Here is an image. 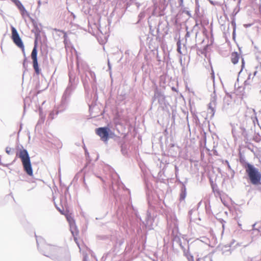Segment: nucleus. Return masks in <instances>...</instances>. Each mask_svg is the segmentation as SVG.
<instances>
[{
  "label": "nucleus",
  "mask_w": 261,
  "mask_h": 261,
  "mask_svg": "<svg viewBox=\"0 0 261 261\" xmlns=\"http://www.w3.org/2000/svg\"><path fill=\"white\" fill-rule=\"evenodd\" d=\"M17 155L21 159L24 171L28 175L30 176L32 175L33 170L30 158L27 150L24 149H21Z\"/></svg>",
  "instance_id": "obj_2"
},
{
  "label": "nucleus",
  "mask_w": 261,
  "mask_h": 261,
  "mask_svg": "<svg viewBox=\"0 0 261 261\" xmlns=\"http://www.w3.org/2000/svg\"><path fill=\"white\" fill-rule=\"evenodd\" d=\"M240 59V56L237 52H233L231 55V61L234 64H237Z\"/></svg>",
  "instance_id": "obj_7"
},
{
  "label": "nucleus",
  "mask_w": 261,
  "mask_h": 261,
  "mask_svg": "<svg viewBox=\"0 0 261 261\" xmlns=\"http://www.w3.org/2000/svg\"><path fill=\"white\" fill-rule=\"evenodd\" d=\"M180 3L181 4L183 3L184 0H179Z\"/></svg>",
  "instance_id": "obj_12"
},
{
  "label": "nucleus",
  "mask_w": 261,
  "mask_h": 261,
  "mask_svg": "<svg viewBox=\"0 0 261 261\" xmlns=\"http://www.w3.org/2000/svg\"><path fill=\"white\" fill-rule=\"evenodd\" d=\"M74 240L76 242V243L77 244V238L75 237H74Z\"/></svg>",
  "instance_id": "obj_11"
},
{
  "label": "nucleus",
  "mask_w": 261,
  "mask_h": 261,
  "mask_svg": "<svg viewBox=\"0 0 261 261\" xmlns=\"http://www.w3.org/2000/svg\"><path fill=\"white\" fill-rule=\"evenodd\" d=\"M11 31H12V36L11 38L13 41V42L17 45L18 47L21 49V50L24 51V46L23 43L16 29L14 27H11Z\"/></svg>",
  "instance_id": "obj_4"
},
{
  "label": "nucleus",
  "mask_w": 261,
  "mask_h": 261,
  "mask_svg": "<svg viewBox=\"0 0 261 261\" xmlns=\"http://www.w3.org/2000/svg\"><path fill=\"white\" fill-rule=\"evenodd\" d=\"M246 173L249 179L250 182L253 185H258L260 184L261 173L258 169L256 168L253 165L246 163L244 165Z\"/></svg>",
  "instance_id": "obj_1"
},
{
  "label": "nucleus",
  "mask_w": 261,
  "mask_h": 261,
  "mask_svg": "<svg viewBox=\"0 0 261 261\" xmlns=\"http://www.w3.org/2000/svg\"><path fill=\"white\" fill-rule=\"evenodd\" d=\"M177 51H178L179 53H180V48H179V47H178V48H177Z\"/></svg>",
  "instance_id": "obj_13"
},
{
  "label": "nucleus",
  "mask_w": 261,
  "mask_h": 261,
  "mask_svg": "<svg viewBox=\"0 0 261 261\" xmlns=\"http://www.w3.org/2000/svg\"><path fill=\"white\" fill-rule=\"evenodd\" d=\"M31 58L33 60V67L35 72L37 75H39L40 72V70L39 69L37 61V49L36 44H35V46L32 51Z\"/></svg>",
  "instance_id": "obj_6"
},
{
  "label": "nucleus",
  "mask_w": 261,
  "mask_h": 261,
  "mask_svg": "<svg viewBox=\"0 0 261 261\" xmlns=\"http://www.w3.org/2000/svg\"><path fill=\"white\" fill-rule=\"evenodd\" d=\"M37 244L38 248L46 256L50 257L57 252V248L56 247L47 244L43 239H38Z\"/></svg>",
  "instance_id": "obj_3"
},
{
  "label": "nucleus",
  "mask_w": 261,
  "mask_h": 261,
  "mask_svg": "<svg viewBox=\"0 0 261 261\" xmlns=\"http://www.w3.org/2000/svg\"><path fill=\"white\" fill-rule=\"evenodd\" d=\"M16 4H17L19 9L21 11H22V12L25 11V9L24 8V7L19 2H18Z\"/></svg>",
  "instance_id": "obj_8"
},
{
  "label": "nucleus",
  "mask_w": 261,
  "mask_h": 261,
  "mask_svg": "<svg viewBox=\"0 0 261 261\" xmlns=\"http://www.w3.org/2000/svg\"><path fill=\"white\" fill-rule=\"evenodd\" d=\"M186 196V190H184V191H182V192L180 194V200H184Z\"/></svg>",
  "instance_id": "obj_9"
},
{
  "label": "nucleus",
  "mask_w": 261,
  "mask_h": 261,
  "mask_svg": "<svg viewBox=\"0 0 261 261\" xmlns=\"http://www.w3.org/2000/svg\"><path fill=\"white\" fill-rule=\"evenodd\" d=\"M109 132L110 130L107 127H99L95 130L96 134L105 142H107L109 138Z\"/></svg>",
  "instance_id": "obj_5"
},
{
  "label": "nucleus",
  "mask_w": 261,
  "mask_h": 261,
  "mask_svg": "<svg viewBox=\"0 0 261 261\" xmlns=\"http://www.w3.org/2000/svg\"><path fill=\"white\" fill-rule=\"evenodd\" d=\"M10 152H11L10 150H8V149H7V150H6V152H7L8 154H10Z\"/></svg>",
  "instance_id": "obj_10"
}]
</instances>
